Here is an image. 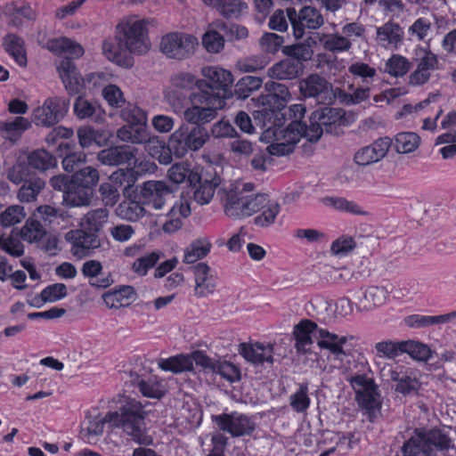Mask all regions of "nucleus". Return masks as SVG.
<instances>
[{
	"instance_id": "nucleus-1",
	"label": "nucleus",
	"mask_w": 456,
	"mask_h": 456,
	"mask_svg": "<svg viewBox=\"0 0 456 456\" xmlns=\"http://www.w3.org/2000/svg\"><path fill=\"white\" fill-rule=\"evenodd\" d=\"M401 436L402 456H436V452L452 447L451 438L440 428H407Z\"/></svg>"
},
{
	"instance_id": "nucleus-2",
	"label": "nucleus",
	"mask_w": 456,
	"mask_h": 456,
	"mask_svg": "<svg viewBox=\"0 0 456 456\" xmlns=\"http://www.w3.org/2000/svg\"><path fill=\"white\" fill-rule=\"evenodd\" d=\"M148 413L143 405L134 398H125L118 411L105 415V421L112 428H121L139 444H149L151 438L146 434L145 419Z\"/></svg>"
},
{
	"instance_id": "nucleus-3",
	"label": "nucleus",
	"mask_w": 456,
	"mask_h": 456,
	"mask_svg": "<svg viewBox=\"0 0 456 456\" xmlns=\"http://www.w3.org/2000/svg\"><path fill=\"white\" fill-rule=\"evenodd\" d=\"M59 75L64 85L65 89L69 94H78L82 93L86 85L89 90L102 89L110 85L111 75L104 71L93 72L84 78L77 70L71 58H64L60 62L58 68Z\"/></svg>"
},
{
	"instance_id": "nucleus-4",
	"label": "nucleus",
	"mask_w": 456,
	"mask_h": 456,
	"mask_svg": "<svg viewBox=\"0 0 456 456\" xmlns=\"http://www.w3.org/2000/svg\"><path fill=\"white\" fill-rule=\"evenodd\" d=\"M191 107L183 110V118L189 124L203 126L217 117L218 110L224 108L217 95L207 96L204 92H191L189 95Z\"/></svg>"
},
{
	"instance_id": "nucleus-5",
	"label": "nucleus",
	"mask_w": 456,
	"mask_h": 456,
	"mask_svg": "<svg viewBox=\"0 0 456 456\" xmlns=\"http://www.w3.org/2000/svg\"><path fill=\"white\" fill-rule=\"evenodd\" d=\"M365 32L364 25L358 21H353L343 25L340 32L318 33L317 35L324 50L338 54L349 52L353 47V42L356 39H363Z\"/></svg>"
},
{
	"instance_id": "nucleus-6",
	"label": "nucleus",
	"mask_w": 456,
	"mask_h": 456,
	"mask_svg": "<svg viewBox=\"0 0 456 456\" xmlns=\"http://www.w3.org/2000/svg\"><path fill=\"white\" fill-rule=\"evenodd\" d=\"M201 74L203 78H200V92H204L209 97L217 95L220 102L225 105L233 83L232 72L218 66H208L202 68Z\"/></svg>"
},
{
	"instance_id": "nucleus-7",
	"label": "nucleus",
	"mask_w": 456,
	"mask_h": 456,
	"mask_svg": "<svg viewBox=\"0 0 456 456\" xmlns=\"http://www.w3.org/2000/svg\"><path fill=\"white\" fill-rule=\"evenodd\" d=\"M171 147L174 156L184 157L188 151H197L208 142L209 134L204 126H188L183 125L176 129L171 135Z\"/></svg>"
},
{
	"instance_id": "nucleus-8",
	"label": "nucleus",
	"mask_w": 456,
	"mask_h": 456,
	"mask_svg": "<svg viewBox=\"0 0 456 456\" xmlns=\"http://www.w3.org/2000/svg\"><path fill=\"white\" fill-rule=\"evenodd\" d=\"M264 193L245 194L244 191H228L224 205L225 214L232 218L250 216L267 203Z\"/></svg>"
},
{
	"instance_id": "nucleus-9",
	"label": "nucleus",
	"mask_w": 456,
	"mask_h": 456,
	"mask_svg": "<svg viewBox=\"0 0 456 456\" xmlns=\"http://www.w3.org/2000/svg\"><path fill=\"white\" fill-rule=\"evenodd\" d=\"M380 375L383 379L395 383V392L404 397L417 395L420 388L417 371L404 365L386 364L380 370Z\"/></svg>"
},
{
	"instance_id": "nucleus-10",
	"label": "nucleus",
	"mask_w": 456,
	"mask_h": 456,
	"mask_svg": "<svg viewBox=\"0 0 456 456\" xmlns=\"http://www.w3.org/2000/svg\"><path fill=\"white\" fill-rule=\"evenodd\" d=\"M218 360L208 356L202 351H194L190 355L179 354L167 359H160L159 367L165 371L181 373L193 370V362L206 373H213Z\"/></svg>"
},
{
	"instance_id": "nucleus-11",
	"label": "nucleus",
	"mask_w": 456,
	"mask_h": 456,
	"mask_svg": "<svg viewBox=\"0 0 456 456\" xmlns=\"http://www.w3.org/2000/svg\"><path fill=\"white\" fill-rule=\"evenodd\" d=\"M118 38L125 45L128 53L144 54L150 48L144 20L127 21L117 27Z\"/></svg>"
},
{
	"instance_id": "nucleus-12",
	"label": "nucleus",
	"mask_w": 456,
	"mask_h": 456,
	"mask_svg": "<svg viewBox=\"0 0 456 456\" xmlns=\"http://www.w3.org/2000/svg\"><path fill=\"white\" fill-rule=\"evenodd\" d=\"M211 419L220 431L231 435L232 437L250 436L256 428L252 416L236 411L212 415Z\"/></svg>"
},
{
	"instance_id": "nucleus-13",
	"label": "nucleus",
	"mask_w": 456,
	"mask_h": 456,
	"mask_svg": "<svg viewBox=\"0 0 456 456\" xmlns=\"http://www.w3.org/2000/svg\"><path fill=\"white\" fill-rule=\"evenodd\" d=\"M415 69L409 76V84L419 86L427 84L433 71L441 69L438 56L429 47L418 46L414 50Z\"/></svg>"
},
{
	"instance_id": "nucleus-14",
	"label": "nucleus",
	"mask_w": 456,
	"mask_h": 456,
	"mask_svg": "<svg viewBox=\"0 0 456 456\" xmlns=\"http://www.w3.org/2000/svg\"><path fill=\"white\" fill-rule=\"evenodd\" d=\"M69 100L65 97H49L42 106L34 110L33 122L37 126L50 127L59 123L69 109Z\"/></svg>"
},
{
	"instance_id": "nucleus-15",
	"label": "nucleus",
	"mask_w": 456,
	"mask_h": 456,
	"mask_svg": "<svg viewBox=\"0 0 456 456\" xmlns=\"http://www.w3.org/2000/svg\"><path fill=\"white\" fill-rule=\"evenodd\" d=\"M287 16L297 39L304 37L305 29H318L324 24L321 11L311 5L302 7L298 12L292 7L287 8Z\"/></svg>"
},
{
	"instance_id": "nucleus-16",
	"label": "nucleus",
	"mask_w": 456,
	"mask_h": 456,
	"mask_svg": "<svg viewBox=\"0 0 456 456\" xmlns=\"http://www.w3.org/2000/svg\"><path fill=\"white\" fill-rule=\"evenodd\" d=\"M197 45V38L191 35L171 32L162 37L159 48L168 58L183 60L193 53Z\"/></svg>"
},
{
	"instance_id": "nucleus-17",
	"label": "nucleus",
	"mask_w": 456,
	"mask_h": 456,
	"mask_svg": "<svg viewBox=\"0 0 456 456\" xmlns=\"http://www.w3.org/2000/svg\"><path fill=\"white\" fill-rule=\"evenodd\" d=\"M299 91L305 99H313L317 104H330L335 98L332 85L318 74H311L300 80Z\"/></svg>"
},
{
	"instance_id": "nucleus-18",
	"label": "nucleus",
	"mask_w": 456,
	"mask_h": 456,
	"mask_svg": "<svg viewBox=\"0 0 456 456\" xmlns=\"http://www.w3.org/2000/svg\"><path fill=\"white\" fill-rule=\"evenodd\" d=\"M171 193L172 189L166 182L150 180L141 185L140 199L143 205L161 209Z\"/></svg>"
},
{
	"instance_id": "nucleus-19",
	"label": "nucleus",
	"mask_w": 456,
	"mask_h": 456,
	"mask_svg": "<svg viewBox=\"0 0 456 456\" xmlns=\"http://www.w3.org/2000/svg\"><path fill=\"white\" fill-rule=\"evenodd\" d=\"M373 39L381 48L397 50L403 43L404 31L399 23L390 20L376 27V35Z\"/></svg>"
},
{
	"instance_id": "nucleus-20",
	"label": "nucleus",
	"mask_w": 456,
	"mask_h": 456,
	"mask_svg": "<svg viewBox=\"0 0 456 456\" xmlns=\"http://www.w3.org/2000/svg\"><path fill=\"white\" fill-rule=\"evenodd\" d=\"M320 330L317 323L309 319H303L294 326L295 348L298 354H306L311 351L314 341H318Z\"/></svg>"
},
{
	"instance_id": "nucleus-21",
	"label": "nucleus",
	"mask_w": 456,
	"mask_h": 456,
	"mask_svg": "<svg viewBox=\"0 0 456 456\" xmlns=\"http://www.w3.org/2000/svg\"><path fill=\"white\" fill-rule=\"evenodd\" d=\"M191 207L188 200L180 199L175 200L168 212L159 216V222L162 230L167 233H174L183 225V220L191 215Z\"/></svg>"
},
{
	"instance_id": "nucleus-22",
	"label": "nucleus",
	"mask_w": 456,
	"mask_h": 456,
	"mask_svg": "<svg viewBox=\"0 0 456 456\" xmlns=\"http://www.w3.org/2000/svg\"><path fill=\"white\" fill-rule=\"evenodd\" d=\"M313 120L320 121L327 134H338L341 126L349 125L346 111L340 108L323 107L313 112Z\"/></svg>"
},
{
	"instance_id": "nucleus-23",
	"label": "nucleus",
	"mask_w": 456,
	"mask_h": 456,
	"mask_svg": "<svg viewBox=\"0 0 456 456\" xmlns=\"http://www.w3.org/2000/svg\"><path fill=\"white\" fill-rule=\"evenodd\" d=\"M309 120V126L302 120H292L286 129V136L289 140L295 143L300 138L305 137L310 142H317L325 130L320 121L313 120V114Z\"/></svg>"
},
{
	"instance_id": "nucleus-24",
	"label": "nucleus",
	"mask_w": 456,
	"mask_h": 456,
	"mask_svg": "<svg viewBox=\"0 0 456 456\" xmlns=\"http://www.w3.org/2000/svg\"><path fill=\"white\" fill-rule=\"evenodd\" d=\"M65 240L71 244V252L77 257L87 256L90 250L100 247V240L95 233L83 230H71L65 234Z\"/></svg>"
},
{
	"instance_id": "nucleus-25",
	"label": "nucleus",
	"mask_w": 456,
	"mask_h": 456,
	"mask_svg": "<svg viewBox=\"0 0 456 456\" xmlns=\"http://www.w3.org/2000/svg\"><path fill=\"white\" fill-rule=\"evenodd\" d=\"M198 175H200V179L197 182L196 186H192L195 188L193 198L199 204L205 205L212 200L216 187L221 183V178L214 170L209 171L203 168Z\"/></svg>"
},
{
	"instance_id": "nucleus-26",
	"label": "nucleus",
	"mask_w": 456,
	"mask_h": 456,
	"mask_svg": "<svg viewBox=\"0 0 456 456\" xmlns=\"http://www.w3.org/2000/svg\"><path fill=\"white\" fill-rule=\"evenodd\" d=\"M392 145L389 137H382L376 140L370 145L361 148L354 154V161L360 166H368L381 160Z\"/></svg>"
},
{
	"instance_id": "nucleus-27",
	"label": "nucleus",
	"mask_w": 456,
	"mask_h": 456,
	"mask_svg": "<svg viewBox=\"0 0 456 456\" xmlns=\"http://www.w3.org/2000/svg\"><path fill=\"white\" fill-rule=\"evenodd\" d=\"M192 269L195 280V296L204 297L214 293L216 287L215 271L205 263H199Z\"/></svg>"
},
{
	"instance_id": "nucleus-28",
	"label": "nucleus",
	"mask_w": 456,
	"mask_h": 456,
	"mask_svg": "<svg viewBox=\"0 0 456 456\" xmlns=\"http://www.w3.org/2000/svg\"><path fill=\"white\" fill-rule=\"evenodd\" d=\"M318 331L317 345L321 349L328 350L337 360H342V357L347 354L345 346L354 338V336H338L323 328Z\"/></svg>"
},
{
	"instance_id": "nucleus-29",
	"label": "nucleus",
	"mask_w": 456,
	"mask_h": 456,
	"mask_svg": "<svg viewBox=\"0 0 456 456\" xmlns=\"http://www.w3.org/2000/svg\"><path fill=\"white\" fill-rule=\"evenodd\" d=\"M157 165L151 160L135 161L134 167L118 169L112 173L111 179L120 184H125L126 188L132 186L139 176L144 174H153L157 170Z\"/></svg>"
},
{
	"instance_id": "nucleus-30",
	"label": "nucleus",
	"mask_w": 456,
	"mask_h": 456,
	"mask_svg": "<svg viewBox=\"0 0 456 456\" xmlns=\"http://www.w3.org/2000/svg\"><path fill=\"white\" fill-rule=\"evenodd\" d=\"M137 149L130 145L110 147L98 153V160L107 166L130 164L135 159Z\"/></svg>"
},
{
	"instance_id": "nucleus-31",
	"label": "nucleus",
	"mask_w": 456,
	"mask_h": 456,
	"mask_svg": "<svg viewBox=\"0 0 456 456\" xmlns=\"http://www.w3.org/2000/svg\"><path fill=\"white\" fill-rule=\"evenodd\" d=\"M227 20H240L248 12V5L243 0H202Z\"/></svg>"
},
{
	"instance_id": "nucleus-32",
	"label": "nucleus",
	"mask_w": 456,
	"mask_h": 456,
	"mask_svg": "<svg viewBox=\"0 0 456 456\" xmlns=\"http://www.w3.org/2000/svg\"><path fill=\"white\" fill-rule=\"evenodd\" d=\"M240 354L249 362L258 365L268 362H273V346L271 344L264 345L259 342L253 344L242 343L240 346Z\"/></svg>"
},
{
	"instance_id": "nucleus-33",
	"label": "nucleus",
	"mask_w": 456,
	"mask_h": 456,
	"mask_svg": "<svg viewBox=\"0 0 456 456\" xmlns=\"http://www.w3.org/2000/svg\"><path fill=\"white\" fill-rule=\"evenodd\" d=\"M102 53L105 57L121 66L129 68L133 66V58L127 55L128 51L125 45L118 38V32L115 37L105 39L102 43Z\"/></svg>"
},
{
	"instance_id": "nucleus-34",
	"label": "nucleus",
	"mask_w": 456,
	"mask_h": 456,
	"mask_svg": "<svg viewBox=\"0 0 456 456\" xmlns=\"http://www.w3.org/2000/svg\"><path fill=\"white\" fill-rule=\"evenodd\" d=\"M304 71V64L297 60L286 58L268 69V76L277 80L297 78Z\"/></svg>"
},
{
	"instance_id": "nucleus-35",
	"label": "nucleus",
	"mask_w": 456,
	"mask_h": 456,
	"mask_svg": "<svg viewBox=\"0 0 456 456\" xmlns=\"http://www.w3.org/2000/svg\"><path fill=\"white\" fill-rule=\"evenodd\" d=\"M3 14L8 20V24L20 28L26 20H35L37 14L35 11L27 4L18 5L12 2L3 7Z\"/></svg>"
},
{
	"instance_id": "nucleus-36",
	"label": "nucleus",
	"mask_w": 456,
	"mask_h": 456,
	"mask_svg": "<svg viewBox=\"0 0 456 456\" xmlns=\"http://www.w3.org/2000/svg\"><path fill=\"white\" fill-rule=\"evenodd\" d=\"M133 384L140 393L149 398L160 399L166 394V387L162 380L155 376L142 377L136 375L132 379Z\"/></svg>"
},
{
	"instance_id": "nucleus-37",
	"label": "nucleus",
	"mask_w": 456,
	"mask_h": 456,
	"mask_svg": "<svg viewBox=\"0 0 456 456\" xmlns=\"http://www.w3.org/2000/svg\"><path fill=\"white\" fill-rule=\"evenodd\" d=\"M200 170L191 169L188 162L183 161L174 164L168 169L167 176L174 183L179 184L187 181L190 186H196L200 179V175H198Z\"/></svg>"
},
{
	"instance_id": "nucleus-38",
	"label": "nucleus",
	"mask_w": 456,
	"mask_h": 456,
	"mask_svg": "<svg viewBox=\"0 0 456 456\" xmlns=\"http://www.w3.org/2000/svg\"><path fill=\"white\" fill-rule=\"evenodd\" d=\"M135 290L132 286H120L118 289L109 290L102 299L109 308H119L129 305L135 298Z\"/></svg>"
},
{
	"instance_id": "nucleus-39",
	"label": "nucleus",
	"mask_w": 456,
	"mask_h": 456,
	"mask_svg": "<svg viewBox=\"0 0 456 456\" xmlns=\"http://www.w3.org/2000/svg\"><path fill=\"white\" fill-rule=\"evenodd\" d=\"M355 399L370 420H373L379 413L381 408L380 395L373 387L368 391L358 393Z\"/></svg>"
},
{
	"instance_id": "nucleus-40",
	"label": "nucleus",
	"mask_w": 456,
	"mask_h": 456,
	"mask_svg": "<svg viewBox=\"0 0 456 456\" xmlns=\"http://www.w3.org/2000/svg\"><path fill=\"white\" fill-rule=\"evenodd\" d=\"M74 112L77 118L98 122L102 118L104 111L96 102H91L88 100L78 96L74 102Z\"/></svg>"
},
{
	"instance_id": "nucleus-41",
	"label": "nucleus",
	"mask_w": 456,
	"mask_h": 456,
	"mask_svg": "<svg viewBox=\"0 0 456 456\" xmlns=\"http://www.w3.org/2000/svg\"><path fill=\"white\" fill-rule=\"evenodd\" d=\"M28 164L31 168L45 172L57 167L56 158L44 149H37L28 155Z\"/></svg>"
},
{
	"instance_id": "nucleus-42",
	"label": "nucleus",
	"mask_w": 456,
	"mask_h": 456,
	"mask_svg": "<svg viewBox=\"0 0 456 456\" xmlns=\"http://www.w3.org/2000/svg\"><path fill=\"white\" fill-rule=\"evenodd\" d=\"M391 285L388 286H370L368 287L364 293L362 302L363 307L370 309L372 307L379 306L385 304L388 295L391 293Z\"/></svg>"
},
{
	"instance_id": "nucleus-43",
	"label": "nucleus",
	"mask_w": 456,
	"mask_h": 456,
	"mask_svg": "<svg viewBox=\"0 0 456 456\" xmlns=\"http://www.w3.org/2000/svg\"><path fill=\"white\" fill-rule=\"evenodd\" d=\"M4 45L6 52L20 66H26L27 56L24 41L21 37L14 34H8L4 38Z\"/></svg>"
},
{
	"instance_id": "nucleus-44",
	"label": "nucleus",
	"mask_w": 456,
	"mask_h": 456,
	"mask_svg": "<svg viewBox=\"0 0 456 456\" xmlns=\"http://www.w3.org/2000/svg\"><path fill=\"white\" fill-rule=\"evenodd\" d=\"M212 248V243L208 238H200L193 240L185 249L183 262L193 264L205 257Z\"/></svg>"
},
{
	"instance_id": "nucleus-45",
	"label": "nucleus",
	"mask_w": 456,
	"mask_h": 456,
	"mask_svg": "<svg viewBox=\"0 0 456 456\" xmlns=\"http://www.w3.org/2000/svg\"><path fill=\"white\" fill-rule=\"evenodd\" d=\"M48 49L57 54L68 53L72 58L83 55V47L67 37H60L50 40L47 44Z\"/></svg>"
},
{
	"instance_id": "nucleus-46",
	"label": "nucleus",
	"mask_w": 456,
	"mask_h": 456,
	"mask_svg": "<svg viewBox=\"0 0 456 456\" xmlns=\"http://www.w3.org/2000/svg\"><path fill=\"white\" fill-rule=\"evenodd\" d=\"M45 186V183L43 179L33 177L22 183L18 191L17 198L20 202H33L37 200Z\"/></svg>"
},
{
	"instance_id": "nucleus-47",
	"label": "nucleus",
	"mask_w": 456,
	"mask_h": 456,
	"mask_svg": "<svg viewBox=\"0 0 456 456\" xmlns=\"http://www.w3.org/2000/svg\"><path fill=\"white\" fill-rule=\"evenodd\" d=\"M30 126V121L23 117H16L8 121L0 120V130L5 132L6 137L11 141L18 140Z\"/></svg>"
},
{
	"instance_id": "nucleus-48",
	"label": "nucleus",
	"mask_w": 456,
	"mask_h": 456,
	"mask_svg": "<svg viewBox=\"0 0 456 456\" xmlns=\"http://www.w3.org/2000/svg\"><path fill=\"white\" fill-rule=\"evenodd\" d=\"M322 202L325 206L331 207L338 211L358 216L369 215V212L363 210L355 201L348 200L343 197H325Z\"/></svg>"
},
{
	"instance_id": "nucleus-49",
	"label": "nucleus",
	"mask_w": 456,
	"mask_h": 456,
	"mask_svg": "<svg viewBox=\"0 0 456 456\" xmlns=\"http://www.w3.org/2000/svg\"><path fill=\"white\" fill-rule=\"evenodd\" d=\"M63 202L69 207H79L89 203V189L72 183L62 195Z\"/></svg>"
},
{
	"instance_id": "nucleus-50",
	"label": "nucleus",
	"mask_w": 456,
	"mask_h": 456,
	"mask_svg": "<svg viewBox=\"0 0 456 456\" xmlns=\"http://www.w3.org/2000/svg\"><path fill=\"white\" fill-rule=\"evenodd\" d=\"M117 136L123 142L142 144L148 138V129L127 124L117 131Z\"/></svg>"
},
{
	"instance_id": "nucleus-51",
	"label": "nucleus",
	"mask_w": 456,
	"mask_h": 456,
	"mask_svg": "<svg viewBox=\"0 0 456 456\" xmlns=\"http://www.w3.org/2000/svg\"><path fill=\"white\" fill-rule=\"evenodd\" d=\"M142 203L134 200H125L117 208V214L122 219L136 222L145 215Z\"/></svg>"
},
{
	"instance_id": "nucleus-52",
	"label": "nucleus",
	"mask_w": 456,
	"mask_h": 456,
	"mask_svg": "<svg viewBox=\"0 0 456 456\" xmlns=\"http://www.w3.org/2000/svg\"><path fill=\"white\" fill-rule=\"evenodd\" d=\"M171 86L175 90L200 92V78L190 72H179L172 76Z\"/></svg>"
},
{
	"instance_id": "nucleus-53",
	"label": "nucleus",
	"mask_w": 456,
	"mask_h": 456,
	"mask_svg": "<svg viewBox=\"0 0 456 456\" xmlns=\"http://www.w3.org/2000/svg\"><path fill=\"white\" fill-rule=\"evenodd\" d=\"M262 84L263 79L260 77L245 76L235 84L234 94L239 99H246L258 90Z\"/></svg>"
},
{
	"instance_id": "nucleus-54",
	"label": "nucleus",
	"mask_w": 456,
	"mask_h": 456,
	"mask_svg": "<svg viewBox=\"0 0 456 456\" xmlns=\"http://www.w3.org/2000/svg\"><path fill=\"white\" fill-rule=\"evenodd\" d=\"M385 72L395 77H403L411 69L410 61L401 55L393 54L385 63Z\"/></svg>"
},
{
	"instance_id": "nucleus-55",
	"label": "nucleus",
	"mask_w": 456,
	"mask_h": 456,
	"mask_svg": "<svg viewBox=\"0 0 456 456\" xmlns=\"http://www.w3.org/2000/svg\"><path fill=\"white\" fill-rule=\"evenodd\" d=\"M419 135L412 132H403L395 135V148L398 153H410L414 151L419 145Z\"/></svg>"
},
{
	"instance_id": "nucleus-56",
	"label": "nucleus",
	"mask_w": 456,
	"mask_h": 456,
	"mask_svg": "<svg viewBox=\"0 0 456 456\" xmlns=\"http://www.w3.org/2000/svg\"><path fill=\"white\" fill-rule=\"evenodd\" d=\"M71 179L73 183L90 189L98 183L99 173L91 166L82 167L73 174Z\"/></svg>"
},
{
	"instance_id": "nucleus-57",
	"label": "nucleus",
	"mask_w": 456,
	"mask_h": 456,
	"mask_svg": "<svg viewBox=\"0 0 456 456\" xmlns=\"http://www.w3.org/2000/svg\"><path fill=\"white\" fill-rule=\"evenodd\" d=\"M121 118L129 125L147 128V114L136 105L128 104L121 110Z\"/></svg>"
},
{
	"instance_id": "nucleus-58",
	"label": "nucleus",
	"mask_w": 456,
	"mask_h": 456,
	"mask_svg": "<svg viewBox=\"0 0 456 456\" xmlns=\"http://www.w3.org/2000/svg\"><path fill=\"white\" fill-rule=\"evenodd\" d=\"M308 383H300L297 390L289 396L291 408L297 412H305L310 406Z\"/></svg>"
},
{
	"instance_id": "nucleus-59",
	"label": "nucleus",
	"mask_w": 456,
	"mask_h": 456,
	"mask_svg": "<svg viewBox=\"0 0 456 456\" xmlns=\"http://www.w3.org/2000/svg\"><path fill=\"white\" fill-rule=\"evenodd\" d=\"M281 207L276 201L267 200V203L260 209L261 214L254 219L255 224L261 227H267L273 224L280 213Z\"/></svg>"
},
{
	"instance_id": "nucleus-60",
	"label": "nucleus",
	"mask_w": 456,
	"mask_h": 456,
	"mask_svg": "<svg viewBox=\"0 0 456 456\" xmlns=\"http://www.w3.org/2000/svg\"><path fill=\"white\" fill-rule=\"evenodd\" d=\"M109 211L107 208H100L89 211L84 217L85 226L91 231L99 232L103 224L107 223Z\"/></svg>"
},
{
	"instance_id": "nucleus-61",
	"label": "nucleus",
	"mask_w": 456,
	"mask_h": 456,
	"mask_svg": "<svg viewBox=\"0 0 456 456\" xmlns=\"http://www.w3.org/2000/svg\"><path fill=\"white\" fill-rule=\"evenodd\" d=\"M403 353H407L415 360L426 362L432 356L431 349L425 344L407 340L403 341Z\"/></svg>"
},
{
	"instance_id": "nucleus-62",
	"label": "nucleus",
	"mask_w": 456,
	"mask_h": 456,
	"mask_svg": "<svg viewBox=\"0 0 456 456\" xmlns=\"http://www.w3.org/2000/svg\"><path fill=\"white\" fill-rule=\"evenodd\" d=\"M45 232L46 231L39 221L29 218L21 228L20 236L24 240L36 243L45 235Z\"/></svg>"
},
{
	"instance_id": "nucleus-63",
	"label": "nucleus",
	"mask_w": 456,
	"mask_h": 456,
	"mask_svg": "<svg viewBox=\"0 0 456 456\" xmlns=\"http://www.w3.org/2000/svg\"><path fill=\"white\" fill-rule=\"evenodd\" d=\"M26 216L24 208L20 205H12L0 214V224L4 227H10L20 223Z\"/></svg>"
},
{
	"instance_id": "nucleus-64",
	"label": "nucleus",
	"mask_w": 456,
	"mask_h": 456,
	"mask_svg": "<svg viewBox=\"0 0 456 456\" xmlns=\"http://www.w3.org/2000/svg\"><path fill=\"white\" fill-rule=\"evenodd\" d=\"M110 183H103L100 185L99 192L101 199L106 207H113L119 200V190L118 183L110 178ZM119 186L120 183H118Z\"/></svg>"
}]
</instances>
